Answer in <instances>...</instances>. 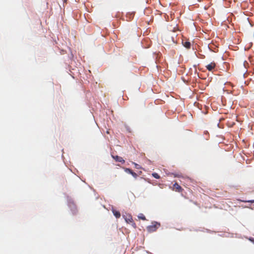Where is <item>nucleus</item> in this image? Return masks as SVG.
I'll use <instances>...</instances> for the list:
<instances>
[{"mask_svg":"<svg viewBox=\"0 0 254 254\" xmlns=\"http://www.w3.org/2000/svg\"><path fill=\"white\" fill-rule=\"evenodd\" d=\"M249 240L254 244V239L253 238H249Z\"/></svg>","mask_w":254,"mask_h":254,"instance_id":"13","label":"nucleus"},{"mask_svg":"<svg viewBox=\"0 0 254 254\" xmlns=\"http://www.w3.org/2000/svg\"><path fill=\"white\" fill-rule=\"evenodd\" d=\"M173 175L174 176V177H178V178H179L180 177V176L179 175V174H173Z\"/></svg>","mask_w":254,"mask_h":254,"instance_id":"14","label":"nucleus"},{"mask_svg":"<svg viewBox=\"0 0 254 254\" xmlns=\"http://www.w3.org/2000/svg\"><path fill=\"white\" fill-rule=\"evenodd\" d=\"M183 45L184 47H185L187 49H190V42L186 41L183 43Z\"/></svg>","mask_w":254,"mask_h":254,"instance_id":"7","label":"nucleus"},{"mask_svg":"<svg viewBox=\"0 0 254 254\" xmlns=\"http://www.w3.org/2000/svg\"><path fill=\"white\" fill-rule=\"evenodd\" d=\"M125 171L126 173L131 174L132 170L129 168H125Z\"/></svg>","mask_w":254,"mask_h":254,"instance_id":"11","label":"nucleus"},{"mask_svg":"<svg viewBox=\"0 0 254 254\" xmlns=\"http://www.w3.org/2000/svg\"><path fill=\"white\" fill-rule=\"evenodd\" d=\"M172 190L180 192H182L183 189L177 183H175L173 185Z\"/></svg>","mask_w":254,"mask_h":254,"instance_id":"3","label":"nucleus"},{"mask_svg":"<svg viewBox=\"0 0 254 254\" xmlns=\"http://www.w3.org/2000/svg\"><path fill=\"white\" fill-rule=\"evenodd\" d=\"M131 175L135 178H137L138 176L137 174L133 171L131 172Z\"/></svg>","mask_w":254,"mask_h":254,"instance_id":"12","label":"nucleus"},{"mask_svg":"<svg viewBox=\"0 0 254 254\" xmlns=\"http://www.w3.org/2000/svg\"><path fill=\"white\" fill-rule=\"evenodd\" d=\"M165 40L168 42L169 45L174 44L176 43L174 37L173 35H168L165 38Z\"/></svg>","mask_w":254,"mask_h":254,"instance_id":"2","label":"nucleus"},{"mask_svg":"<svg viewBox=\"0 0 254 254\" xmlns=\"http://www.w3.org/2000/svg\"><path fill=\"white\" fill-rule=\"evenodd\" d=\"M132 220V218H130L128 219V220H126V221H127V222H131Z\"/></svg>","mask_w":254,"mask_h":254,"instance_id":"15","label":"nucleus"},{"mask_svg":"<svg viewBox=\"0 0 254 254\" xmlns=\"http://www.w3.org/2000/svg\"><path fill=\"white\" fill-rule=\"evenodd\" d=\"M160 224L157 222H154L152 225L147 227V230L149 232H153L155 231L160 226Z\"/></svg>","mask_w":254,"mask_h":254,"instance_id":"1","label":"nucleus"},{"mask_svg":"<svg viewBox=\"0 0 254 254\" xmlns=\"http://www.w3.org/2000/svg\"><path fill=\"white\" fill-rule=\"evenodd\" d=\"M238 201L244 202H251V203H254V200H241V199H238Z\"/></svg>","mask_w":254,"mask_h":254,"instance_id":"8","label":"nucleus"},{"mask_svg":"<svg viewBox=\"0 0 254 254\" xmlns=\"http://www.w3.org/2000/svg\"><path fill=\"white\" fill-rule=\"evenodd\" d=\"M152 176L155 179H159L160 178V176L156 173H154L152 174Z\"/></svg>","mask_w":254,"mask_h":254,"instance_id":"10","label":"nucleus"},{"mask_svg":"<svg viewBox=\"0 0 254 254\" xmlns=\"http://www.w3.org/2000/svg\"><path fill=\"white\" fill-rule=\"evenodd\" d=\"M112 212L114 215L117 218H119L121 217V213L119 211H117L115 209H112Z\"/></svg>","mask_w":254,"mask_h":254,"instance_id":"6","label":"nucleus"},{"mask_svg":"<svg viewBox=\"0 0 254 254\" xmlns=\"http://www.w3.org/2000/svg\"><path fill=\"white\" fill-rule=\"evenodd\" d=\"M138 217L139 219H142L143 220H146L145 216L142 213H140Z\"/></svg>","mask_w":254,"mask_h":254,"instance_id":"9","label":"nucleus"},{"mask_svg":"<svg viewBox=\"0 0 254 254\" xmlns=\"http://www.w3.org/2000/svg\"><path fill=\"white\" fill-rule=\"evenodd\" d=\"M215 67L216 64L214 62H211L210 64H208L206 66V69L209 71H212V70L214 69Z\"/></svg>","mask_w":254,"mask_h":254,"instance_id":"4","label":"nucleus"},{"mask_svg":"<svg viewBox=\"0 0 254 254\" xmlns=\"http://www.w3.org/2000/svg\"><path fill=\"white\" fill-rule=\"evenodd\" d=\"M113 158L117 162H121L122 163H124L125 162V160L123 159L122 157L119 156H113Z\"/></svg>","mask_w":254,"mask_h":254,"instance_id":"5","label":"nucleus"}]
</instances>
